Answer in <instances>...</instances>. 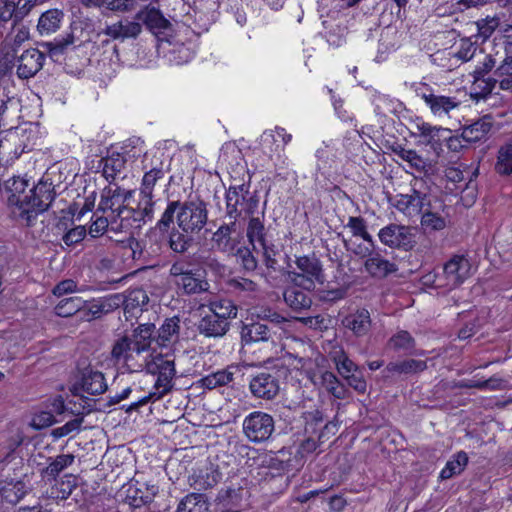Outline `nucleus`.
I'll use <instances>...</instances> for the list:
<instances>
[{
    "label": "nucleus",
    "mask_w": 512,
    "mask_h": 512,
    "mask_svg": "<svg viewBox=\"0 0 512 512\" xmlns=\"http://www.w3.org/2000/svg\"><path fill=\"white\" fill-rule=\"evenodd\" d=\"M500 19L496 16H487L486 18L479 19L476 22L477 26V37L483 41L487 40L499 27Z\"/></svg>",
    "instance_id": "59"
},
{
    "label": "nucleus",
    "mask_w": 512,
    "mask_h": 512,
    "mask_svg": "<svg viewBox=\"0 0 512 512\" xmlns=\"http://www.w3.org/2000/svg\"><path fill=\"white\" fill-rule=\"evenodd\" d=\"M126 164V159L120 153H111L99 161L98 169H101L103 177L112 184L121 177Z\"/></svg>",
    "instance_id": "30"
},
{
    "label": "nucleus",
    "mask_w": 512,
    "mask_h": 512,
    "mask_svg": "<svg viewBox=\"0 0 512 512\" xmlns=\"http://www.w3.org/2000/svg\"><path fill=\"white\" fill-rule=\"evenodd\" d=\"M157 485L141 479H132L125 489V500L133 508L150 504L158 494Z\"/></svg>",
    "instance_id": "13"
},
{
    "label": "nucleus",
    "mask_w": 512,
    "mask_h": 512,
    "mask_svg": "<svg viewBox=\"0 0 512 512\" xmlns=\"http://www.w3.org/2000/svg\"><path fill=\"white\" fill-rule=\"evenodd\" d=\"M85 306L86 301L81 297H68L59 301V303L54 307V312L57 316L66 318L82 311Z\"/></svg>",
    "instance_id": "46"
},
{
    "label": "nucleus",
    "mask_w": 512,
    "mask_h": 512,
    "mask_svg": "<svg viewBox=\"0 0 512 512\" xmlns=\"http://www.w3.org/2000/svg\"><path fill=\"white\" fill-rule=\"evenodd\" d=\"M332 361L334 362L338 373L344 378L350 376L358 370L357 365L347 356L341 347H335L331 353Z\"/></svg>",
    "instance_id": "43"
},
{
    "label": "nucleus",
    "mask_w": 512,
    "mask_h": 512,
    "mask_svg": "<svg viewBox=\"0 0 512 512\" xmlns=\"http://www.w3.org/2000/svg\"><path fill=\"white\" fill-rule=\"evenodd\" d=\"M29 28L25 25L14 22L11 32L6 36L2 44V52L5 54L4 60L10 62L14 59V53L16 47H19L22 43L29 39Z\"/></svg>",
    "instance_id": "27"
},
{
    "label": "nucleus",
    "mask_w": 512,
    "mask_h": 512,
    "mask_svg": "<svg viewBox=\"0 0 512 512\" xmlns=\"http://www.w3.org/2000/svg\"><path fill=\"white\" fill-rule=\"evenodd\" d=\"M194 233H186L178 228L170 234L169 243L173 251L177 253L186 252L194 241Z\"/></svg>",
    "instance_id": "52"
},
{
    "label": "nucleus",
    "mask_w": 512,
    "mask_h": 512,
    "mask_svg": "<svg viewBox=\"0 0 512 512\" xmlns=\"http://www.w3.org/2000/svg\"><path fill=\"white\" fill-rule=\"evenodd\" d=\"M499 60V51L494 54H486L472 72V95L477 99H484L490 94L486 92V84H490L492 76H487L489 72L496 68Z\"/></svg>",
    "instance_id": "12"
},
{
    "label": "nucleus",
    "mask_w": 512,
    "mask_h": 512,
    "mask_svg": "<svg viewBox=\"0 0 512 512\" xmlns=\"http://www.w3.org/2000/svg\"><path fill=\"white\" fill-rule=\"evenodd\" d=\"M249 195V185L242 183L239 185L230 186L226 192V210L227 215L236 221L241 216V208L243 207L246 198Z\"/></svg>",
    "instance_id": "26"
},
{
    "label": "nucleus",
    "mask_w": 512,
    "mask_h": 512,
    "mask_svg": "<svg viewBox=\"0 0 512 512\" xmlns=\"http://www.w3.org/2000/svg\"><path fill=\"white\" fill-rule=\"evenodd\" d=\"M233 377V372L228 369H222L201 378L199 384L201 387L211 390L229 384L232 382Z\"/></svg>",
    "instance_id": "48"
},
{
    "label": "nucleus",
    "mask_w": 512,
    "mask_h": 512,
    "mask_svg": "<svg viewBox=\"0 0 512 512\" xmlns=\"http://www.w3.org/2000/svg\"><path fill=\"white\" fill-rule=\"evenodd\" d=\"M154 354L151 352H146L137 347H134V350L130 352L129 357H127L121 366L125 368L129 373H135L145 370L147 372L148 365L150 364V359Z\"/></svg>",
    "instance_id": "37"
},
{
    "label": "nucleus",
    "mask_w": 512,
    "mask_h": 512,
    "mask_svg": "<svg viewBox=\"0 0 512 512\" xmlns=\"http://www.w3.org/2000/svg\"><path fill=\"white\" fill-rule=\"evenodd\" d=\"M320 383L335 398L343 399L345 397L346 391L344 386L340 384L339 380L332 372H323L320 377Z\"/></svg>",
    "instance_id": "54"
},
{
    "label": "nucleus",
    "mask_w": 512,
    "mask_h": 512,
    "mask_svg": "<svg viewBox=\"0 0 512 512\" xmlns=\"http://www.w3.org/2000/svg\"><path fill=\"white\" fill-rule=\"evenodd\" d=\"M154 195L151 196H140L138 208L133 209L131 215V222L135 221H150L154 215L155 201L153 200Z\"/></svg>",
    "instance_id": "50"
},
{
    "label": "nucleus",
    "mask_w": 512,
    "mask_h": 512,
    "mask_svg": "<svg viewBox=\"0 0 512 512\" xmlns=\"http://www.w3.org/2000/svg\"><path fill=\"white\" fill-rule=\"evenodd\" d=\"M292 140V135L282 127L266 130L260 138L263 152L270 157L283 149Z\"/></svg>",
    "instance_id": "24"
},
{
    "label": "nucleus",
    "mask_w": 512,
    "mask_h": 512,
    "mask_svg": "<svg viewBox=\"0 0 512 512\" xmlns=\"http://www.w3.org/2000/svg\"><path fill=\"white\" fill-rule=\"evenodd\" d=\"M181 320L178 316H173L164 320L158 329L156 342L161 348L173 349L179 342Z\"/></svg>",
    "instance_id": "25"
},
{
    "label": "nucleus",
    "mask_w": 512,
    "mask_h": 512,
    "mask_svg": "<svg viewBox=\"0 0 512 512\" xmlns=\"http://www.w3.org/2000/svg\"><path fill=\"white\" fill-rule=\"evenodd\" d=\"M230 328V323L218 319L215 315L207 313L198 324V331L205 337L219 338L224 336Z\"/></svg>",
    "instance_id": "32"
},
{
    "label": "nucleus",
    "mask_w": 512,
    "mask_h": 512,
    "mask_svg": "<svg viewBox=\"0 0 512 512\" xmlns=\"http://www.w3.org/2000/svg\"><path fill=\"white\" fill-rule=\"evenodd\" d=\"M279 389V379L268 371L252 375L249 381V390L256 398L273 399L278 394Z\"/></svg>",
    "instance_id": "16"
},
{
    "label": "nucleus",
    "mask_w": 512,
    "mask_h": 512,
    "mask_svg": "<svg viewBox=\"0 0 512 512\" xmlns=\"http://www.w3.org/2000/svg\"><path fill=\"white\" fill-rule=\"evenodd\" d=\"M209 313L215 315L218 319H222L225 322L231 321V319L237 316V307L229 299H215L207 304Z\"/></svg>",
    "instance_id": "40"
},
{
    "label": "nucleus",
    "mask_w": 512,
    "mask_h": 512,
    "mask_svg": "<svg viewBox=\"0 0 512 512\" xmlns=\"http://www.w3.org/2000/svg\"><path fill=\"white\" fill-rule=\"evenodd\" d=\"M82 422V418H74L65 423L63 426L53 429L51 435L54 439H60L73 432H78L81 428Z\"/></svg>",
    "instance_id": "63"
},
{
    "label": "nucleus",
    "mask_w": 512,
    "mask_h": 512,
    "mask_svg": "<svg viewBox=\"0 0 512 512\" xmlns=\"http://www.w3.org/2000/svg\"><path fill=\"white\" fill-rule=\"evenodd\" d=\"M287 276L294 286L308 292L325 280L322 263L314 254L296 257L295 268L289 270Z\"/></svg>",
    "instance_id": "5"
},
{
    "label": "nucleus",
    "mask_w": 512,
    "mask_h": 512,
    "mask_svg": "<svg viewBox=\"0 0 512 512\" xmlns=\"http://www.w3.org/2000/svg\"><path fill=\"white\" fill-rule=\"evenodd\" d=\"M427 203L426 194L413 189L411 194L396 195L393 206L406 217L414 218L422 213Z\"/></svg>",
    "instance_id": "20"
},
{
    "label": "nucleus",
    "mask_w": 512,
    "mask_h": 512,
    "mask_svg": "<svg viewBox=\"0 0 512 512\" xmlns=\"http://www.w3.org/2000/svg\"><path fill=\"white\" fill-rule=\"evenodd\" d=\"M471 265L464 255H454L443 267L442 275L446 282V290L460 286L470 275Z\"/></svg>",
    "instance_id": "14"
},
{
    "label": "nucleus",
    "mask_w": 512,
    "mask_h": 512,
    "mask_svg": "<svg viewBox=\"0 0 512 512\" xmlns=\"http://www.w3.org/2000/svg\"><path fill=\"white\" fill-rule=\"evenodd\" d=\"M176 219L177 226L186 233L199 234L207 224V205L200 199L184 202L170 201L159 219V229H167Z\"/></svg>",
    "instance_id": "2"
},
{
    "label": "nucleus",
    "mask_w": 512,
    "mask_h": 512,
    "mask_svg": "<svg viewBox=\"0 0 512 512\" xmlns=\"http://www.w3.org/2000/svg\"><path fill=\"white\" fill-rule=\"evenodd\" d=\"M141 32V23L135 15L133 18L124 17L107 24L101 33L113 41L124 42L128 39H136Z\"/></svg>",
    "instance_id": "15"
},
{
    "label": "nucleus",
    "mask_w": 512,
    "mask_h": 512,
    "mask_svg": "<svg viewBox=\"0 0 512 512\" xmlns=\"http://www.w3.org/2000/svg\"><path fill=\"white\" fill-rule=\"evenodd\" d=\"M427 368V364L423 360L408 359L397 362H390L386 366V370L389 373L397 374H413L424 371Z\"/></svg>",
    "instance_id": "42"
},
{
    "label": "nucleus",
    "mask_w": 512,
    "mask_h": 512,
    "mask_svg": "<svg viewBox=\"0 0 512 512\" xmlns=\"http://www.w3.org/2000/svg\"><path fill=\"white\" fill-rule=\"evenodd\" d=\"M27 186L26 180L18 178L13 181L8 207L14 219L31 226L37 216L47 210L55 194L50 183L40 181L26 192Z\"/></svg>",
    "instance_id": "1"
},
{
    "label": "nucleus",
    "mask_w": 512,
    "mask_h": 512,
    "mask_svg": "<svg viewBox=\"0 0 512 512\" xmlns=\"http://www.w3.org/2000/svg\"><path fill=\"white\" fill-rule=\"evenodd\" d=\"M299 287L294 286L287 288L284 293L285 303L293 310H305L309 309L312 305V299L308 295V291H302Z\"/></svg>",
    "instance_id": "39"
},
{
    "label": "nucleus",
    "mask_w": 512,
    "mask_h": 512,
    "mask_svg": "<svg viewBox=\"0 0 512 512\" xmlns=\"http://www.w3.org/2000/svg\"><path fill=\"white\" fill-rule=\"evenodd\" d=\"M446 208L447 206L442 201H439V205L435 206L428 202L421 216L422 228L426 231L445 229L448 223Z\"/></svg>",
    "instance_id": "23"
},
{
    "label": "nucleus",
    "mask_w": 512,
    "mask_h": 512,
    "mask_svg": "<svg viewBox=\"0 0 512 512\" xmlns=\"http://www.w3.org/2000/svg\"><path fill=\"white\" fill-rule=\"evenodd\" d=\"M148 374L156 375L157 379L153 386V391L142 397L138 401L131 404L129 409H137L148 402H155L163 398L174 387V379L176 377L175 361L169 354L161 353L153 355L147 369Z\"/></svg>",
    "instance_id": "4"
},
{
    "label": "nucleus",
    "mask_w": 512,
    "mask_h": 512,
    "mask_svg": "<svg viewBox=\"0 0 512 512\" xmlns=\"http://www.w3.org/2000/svg\"><path fill=\"white\" fill-rule=\"evenodd\" d=\"M365 270L374 278H385L397 271L394 262L384 258L379 252H373L364 263Z\"/></svg>",
    "instance_id": "29"
},
{
    "label": "nucleus",
    "mask_w": 512,
    "mask_h": 512,
    "mask_svg": "<svg viewBox=\"0 0 512 512\" xmlns=\"http://www.w3.org/2000/svg\"><path fill=\"white\" fill-rule=\"evenodd\" d=\"M11 103V99H5L4 97L0 96V134L3 131H7L8 136L11 139H15L18 137V131L14 130L12 126H8L7 123L8 105Z\"/></svg>",
    "instance_id": "62"
},
{
    "label": "nucleus",
    "mask_w": 512,
    "mask_h": 512,
    "mask_svg": "<svg viewBox=\"0 0 512 512\" xmlns=\"http://www.w3.org/2000/svg\"><path fill=\"white\" fill-rule=\"evenodd\" d=\"M235 229V221L231 224L221 225L212 235L213 248L227 254H232L235 250V241L231 237Z\"/></svg>",
    "instance_id": "34"
},
{
    "label": "nucleus",
    "mask_w": 512,
    "mask_h": 512,
    "mask_svg": "<svg viewBox=\"0 0 512 512\" xmlns=\"http://www.w3.org/2000/svg\"><path fill=\"white\" fill-rule=\"evenodd\" d=\"M468 464V455L464 451L456 453L451 460H449L445 467L440 472L442 479H450L451 477L460 474Z\"/></svg>",
    "instance_id": "49"
},
{
    "label": "nucleus",
    "mask_w": 512,
    "mask_h": 512,
    "mask_svg": "<svg viewBox=\"0 0 512 512\" xmlns=\"http://www.w3.org/2000/svg\"><path fill=\"white\" fill-rule=\"evenodd\" d=\"M26 470L23 458L12 449L0 460V483L27 481Z\"/></svg>",
    "instance_id": "18"
},
{
    "label": "nucleus",
    "mask_w": 512,
    "mask_h": 512,
    "mask_svg": "<svg viewBox=\"0 0 512 512\" xmlns=\"http://www.w3.org/2000/svg\"><path fill=\"white\" fill-rule=\"evenodd\" d=\"M63 19L64 13L62 10H47L39 17L37 30L42 36L55 33L60 28Z\"/></svg>",
    "instance_id": "36"
},
{
    "label": "nucleus",
    "mask_w": 512,
    "mask_h": 512,
    "mask_svg": "<svg viewBox=\"0 0 512 512\" xmlns=\"http://www.w3.org/2000/svg\"><path fill=\"white\" fill-rule=\"evenodd\" d=\"M113 301H109V297L104 301H94L87 302L86 306L82 311H84V316L87 317L88 320L92 318L99 317L104 311H108L110 308L114 307Z\"/></svg>",
    "instance_id": "60"
},
{
    "label": "nucleus",
    "mask_w": 512,
    "mask_h": 512,
    "mask_svg": "<svg viewBox=\"0 0 512 512\" xmlns=\"http://www.w3.org/2000/svg\"><path fill=\"white\" fill-rule=\"evenodd\" d=\"M496 170L500 174H512V142L500 148L498 152Z\"/></svg>",
    "instance_id": "57"
},
{
    "label": "nucleus",
    "mask_w": 512,
    "mask_h": 512,
    "mask_svg": "<svg viewBox=\"0 0 512 512\" xmlns=\"http://www.w3.org/2000/svg\"><path fill=\"white\" fill-rule=\"evenodd\" d=\"M108 386L102 372L92 368H85L80 378L74 384L75 394L83 396L99 395L107 390Z\"/></svg>",
    "instance_id": "17"
},
{
    "label": "nucleus",
    "mask_w": 512,
    "mask_h": 512,
    "mask_svg": "<svg viewBox=\"0 0 512 512\" xmlns=\"http://www.w3.org/2000/svg\"><path fill=\"white\" fill-rule=\"evenodd\" d=\"M165 176V172L162 168V164L159 166L152 167L148 171H146L142 177L141 185H140V196H151L154 195V188L156 183L163 179Z\"/></svg>",
    "instance_id": "44"
},
{
    "label": "nucleus",
    "mask_w": 512,
    "mask_h": 512,
    "mask_svg": "<svg viewBox=\"0 0 512 512\" xmlns=\"http://www.w3.org/2000/svg\"><path fill=\"white\" fill-rule=\"evenodd\" d=\"M136 18L153 34L159 35L170 28V22L155 8L146 7L136 13Z\"/></svg>",
    "instance_id": "28"
},
{
    "label": "nucleus",
    "mask_w": 512,
    "mask_h": 512,
    "mask_svg": "<svg viewBox=\"0 0 512 512\" xmlns=\"http://www.w3.org/2000/svg\"><path fill=\"white\" fill-rule=\"evenodd\" d=\"M27 481L0 483V497L9 504L18 503L27 493Z\"/></svg>",
    "instance_id": "38"
},
{
    "label": "nucleus",
    "mask_w": 512,
    "mask_h": 512,
    "mask_svg": "<svg viewBox=\"0 0 512 512\" xmlns=\"http://www.w3.org/2000/svg\"><path fill=\"white\" fill-rule=\"evenodd\" d=\"M343 324L352 330L356 336H364L371 327L370 313L366 309L357 310L355 313L345 317Z\"/></svg>",
    "instance_id": "35"
},
{
    "label": "nucleus",
    "mask_w": 512,
    "mask_h": 512,
    "mask_svg": "<svg viewBox=\"0 0 512 512\" xmlns=\"http://www.w3.org/2000/svg\"><path fill=\"white\" fill-rule=\"evenodd\" d=\"M378 237L381 243L390 248L410 250L416 243L413 228L399 224H389L381 228Z\"/></svg>",
    "instance_id": "10"
},
{
    "label": "nucleus",
    "mask_w": 512,
    "mask_h": 512,
    "mask_svg": "<svg viewBox=\"0 0 512 512\" xmlns=\"http://www.w3.org/2000/svg\"><path fill=\"white\" fill-rule=\"evenodd\" d=\"M155 326L153 324H141L133 332L131 342L146 352H150L151 343L153 341V333Z\"/></svg>",
    "instance_id": "45"
},
{
    "label": "nucleus",
    "mask_w": 512,
    "mask_h": 512,
    "mask_svg": "<svg viewBox=\"0 0 512 512\" xmlns=\"http://www.w3.org/2000/svg\"><path fill=\"white\" fill-rule=\"evenodd\" d=\"M132 195L133 190H127L120 186H106L102 189L97 211L110 218L112 231H123L132 227L133 209L126 205Z\"/></svg>",
    "instance_id": "3"
},
{
    "label": "nucleus",
    "mask_w": 512,
    "mask_h": 512,
    "mask_svg": "<svg viewBox=\"0 0 512 512\" xmlns=\"http://www.w3.org/2000/svg\"><path fill=\"white\" fill-rule=\"evenodd\" d=\"M170 274L174 278L175 285L185 294H197L209 288L200 270H193L183 262L174 263L170 268Z\"/></svg>",
    "instance_id": "8"
},
{
    "label": "nucleus",
    "mask_w": 512,
    "mask_h": 512,
    "mask_svg": "<svg viewBox=\"0 0 512 512\" xmlns=\"http://www.w3.org/2000/svg\"><path fill=\"white\" fill-rule=\"evenodd\" d=\"M66 411L62 396H56L43 402L32 414L30 426L36 430L50 427Z\"/></svg>",
    "instance_id": "9"
},
{
    "label": "nucleus",
    "mask_w": 512,
    "mask_h": 512,
    "mask_svg": "<svg viewBox=\"0 0 512 512\" xmlns=\"http://www.w3.org/2000/svg\"><path fill=\"white\" fill-rule=\"evenodd\" d=\"M208 503L203 494L191 493L178 505L176 512H207Z\"/></svg>",
    "instance_id": "47"
},
{
    "label": "nucleus",
    "mask_w": 512,
    "mask_h": 512,
    "mask_svg": "<svg viewBox=\"0 0 512 512\" xmlns=\"http://www.w3.org/2000/svg\"><path fill=\"white\" fill-rule=\"evenodd\" d=\"M354 237H360L371 247L374 246V240L367 231L366 221L362 217L351 216L346 225Z\"/></svg>",
    "instance_id": "55"
},
{
    "label": "nucleus",
    "mask_w": 512,
    "mask_h": 512,
    "mask_svg": "<svg viewBox=\"0 0 512 512\" xmlns=\"http://www.w3.org/2000/svg\"><path fill=\"white\" fill-rule=\"evenodd\" d=\"M45 55L38 49L25 50L17 60V75L21 79L33 77L43 67Z\"/></svg>",
    "instance_id": "22"
},
{
    "label": "nucleus",
    "mask_w": 512,
    "mask_h": 512,
    "mask_svg": "<svg viewBox=\"0 0 512 512\" xmlns=\"http://www.w3.org/2000/svg\"><path fill=\"white\" fill-rule=\"evenodd\" d=\"M371 103L374 106L375 114L383 117L396 114L403 109L401 101L379 91H374L371 94Z\"/></svg>",
    "instance_id": "31"
},
{
    "label": "nucleus",
    "mask_w": 512,
    "mask_h": 512,
    "mask_svg": "<svg viewBox=\"0 0 512 512\" xmlns=\"http://www.w3.org/2000/svg\"><path fill=\"white\" fill-rule=\"evenodd\" d=\"M477 51L478 46L475 43H473L470 39H461L459 42V48L455 53V56L463 61H469L476 55Z\"/></svg>",
    "instance_id": "64"
},
{
    "label": "nucleus",
    "mask_w": 512,
    "mask_h": 512,
    "mask_svg": "<svg viewBox=\"0 0 512 512\" xmlns=\"http://www.w3.org/2000/svg\"><path fill=\"white\" fill-rule=\"evenodd\" d=\"M389 345L395 350L408 351L414 348L415 341L409 332L401 330L390 338Z\"/></svg>",
    "instance_id": "61"
},
{
    "label": "nucleus",
    "mask_w": 512,
    "mask_h": 512,
    "mask_svg": "<svg viewBox=\"0 0 512 512\" xmlns=\"http://www.w3.org/2000/svg\"><path fill=\"white\" fill-rule=\"evenodd\" d=\"M247 237L256 251H258V245H264V242L267 241L264 224L259 218L252 217L249 220Z\"/></svg>",
    "instance_id": "51"
},
{
    "label": "nucleus",
    "mask_w": 512,
    "mask_h": 512,
    "mask_svg": "<svg viewBox=\"0 0 512 512\" xmlns=\"http://www.w3.org/2000/svg\"><path fill=\"white\" fill-rule=\"evenodd\" d=\"M241 339L245 344L268 341L271 338V330L267 324L260 321L244 323L241 328Z\"/></svg>",
    "instance_id": "33"
},
{
    "label": "nucleus",
    "mask_w": 512,
    "mask_h": 512,
    "mask_svg": "<svg viewBox=\"0 0 512 512\" xmlns=\"http://www.w3.org/2000/svg\"><path fill=\"white\" fill-rule=\"evenodd\" d=\"M74 462V456L72 454H61L56 456L49 465L44 469V474L48 477L55 478L65 468L70 466Z\"/></svg>",
    "instance_id": "56"
},
{
    "label": "nucleus",
    "mask_w": 512,
    "mask_h": 512,
    "mask_svg": "<svg viewBox=\"0 0 512 512\" xmlns=\"http://www.w3.org/2000/svg\"><path fill=\"white\" fill-rule=\"evenodd\" d=\"M490 84H486V92H492L496 85L504 91H512V55L505 51V55L499 54V60L496 68L493 70V75Z\"/></svg>",
    "instance_id": "21"
},
{
    "label": "nucleus",
    "mask_w": 512,
    "mask_h": 512,
    "mask_svg": "<svg viewBox=\"0 0 512 512\" xmlns=\"http://www.w3.org/2000/svg\"><path fill=\"white\" fill-rule=\"evenodd\" d=\"M399 158L406 161L411 168L422 172L425 170L427 163L425 159L419 155L415 150L400 148L395 151Z\"/></svg>",
    "instance_id": "58"
},
{
    "label": "nucleus",
    "mask_w": 512,
    "mask_h": 512,
    "mask_svg": "<svg viewBox=\"0 0 512 512\" xmlns=\"http://www.w3.org/2000/svg\"><path fill=\"white\" fill-rule=\"evenodd\" d=\"M412 88L416 96L424 101L431 114L436 118L449 117L451 111L460 106V102L456 97L442 95L429 84L423 82L414 83Z\"/></svg>",
    "instance_id": "6"
},
{
    "label": "nucleus",
    "mask_w": 512,
    "mask_h": 512,
    "mask_svg": "<svg viewBox=\"0 0 512 512\" xmlns=\"http://www.w3.org/2000/svg\"><path fill=\"white\" fill-rule=\"evenodd\" d=\"M415 137L419 139V143L429 146L437 155L443 151L445 137L449 134L448 128L435 126L422 119H417L414 123Z\"/></svg>",
    "instance_id": "11"
},
{
    "label": "nucleus",
    "mask_w": 512,
    "mask_h": 512,
    "mask_svg": "<svg viewBox=\"0 0 512 512\" xmlns=\"http://www.w3.org/2000/svg\"><path fill=\"white\" fill-rule=\"evenodd\" d=\"M243 433L246 438L255 444L266 442L275 430L273 417L262 411H254L243 420Z\"/></svg>",
    "instance_id": "7"
},
{
    "label": "nucleus",
    "mask_w": 512,
    "mask_h": 512,
    "mask_svg": "<svg viewBox=\"0 0 512 512\" xmlns=\"http://www.w3.org/2000/svg\"><path fill=\"white\" fill-rule=\"evenodd\" d=\"M109 301H113L115 307L122 304L125 314L136 316L138 312H142L143 307L148 304L149 297L142 288H134L127 291L125 295L114 294L109 297Z\"/></svg>",
    "instance_id": "19"
},
{
    "label": "nucleus",
    "mask_w": 512,
    "mask_h": 512,
    "mask_svg": "<svg viewBox=\"0 0 512 512\" xmlns=\"http://www.w3.org/2000/svg\"><path fill=\"white\" fill-rule=\"evenodd\" d=\"M134 350V345L131 342V339L124 336L115 341L112 350L111 357L112 360L117 365H121L123 361L129 357L130 352Z\"/></svg>",
    "instance_id": "53"
},
{
    "label": "nucleus",
    "mask_w": 512,
    "mask_h": 512,
    "mask_svg": "<svg viewBox=\"0 0 512 512\" xmlns=\"http://www.w3.org/2000/svg\"><path fill=\"white\" fill-rule=\"evenodd\" d=\"M492 124L487 118H481L478 121L472 123L469 126H466L462 130V138H464L465 143H473L480 141L485 138V136L491 130Z\"/></svg>",
    "instance_id": "41"
}]
</instances>
